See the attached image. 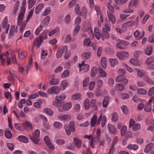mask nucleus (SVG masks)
Wrapping results in <instances>:
<instances>
[{"label": "nucleus", "instance_id": "1", "mask_svg": "<svg viewBox=\"0 0 154 154\" xmlns=\"http://www.w3.org/2000/svg\"><path fill=\"white\" fill-rule=\"evenodd\" d=\"M26 4V0H23V6L21 8L19 14L18 16L17 23L19 25H20L21 24L24 18L26 11V8L25 7Z\"/></svg>", "mask_w": 154, "mask_h": 154}, {"label": "nucleus", "instance_id": "2", "mask_svg": "<svg viewBox=\"0 0 154 154\" xmlns=\"http://www.w3.org/2000/svg\"><path fill=\"white\" fill-rule=\"evenodd\" d=\"M48 33V31L45 30L44 31L38 38H37L34 40L33 45L34 46L36 45L38 48L42 42L43 39L46 38Z\"/></svg>", "mask_w": 154, "mask_h": 154}, {"label": "nucleus", "instance_id": "3", "mask_svg": "<svg viewBox=\"0 0 154 154\" xmlns=\"http://www.w3.org/2000/svg\"><path fill=\"white\" fill-rule=\"evenodd\" d=\"M50 18L49 16H47L46 18L44 19L41 23L39 27L36 30L35 33L36 35H38L39 32L42 30L43 27L47 26L49 21L50 20Z\"/></svg>", "mask_w": 154, "mask_h": 154}, {"label": "nucleus", "instance_id": "4", "mask_svg": "<svg viewBox=\"0 0 154 154\" xmlns=\"http://www.w3.org/2000/svg\"><path fill=\"white\" fill-rule=\"evenodd\" d=\"M40 131L38 129H36L34 133L32 134V136H30L31 139L32 141L35 144H38L40 141L39 138L40 134Z\"/></svg>", "mask_w": 154, "mask_h": 154}, {"label": "nucleus", "instance_id": "5", "mask_svg": "<svg viewBox=\"0 0 154 154\" xmlns=\"http://www.w3.org/2000/svg\"><path fill=\"white\" fill-rule=\"evenodd\" d=\"M33 12L34 10L33 9H32L31 10L26 18V21H24L22 23H21L20 25L21 24V25L20 28V30L21 32H22L25 28L27 23L32 16ZM17 25H18V24ZM18 26L19 25H18ZM19 26H20V25Z\"/></svg>", "mask_w": 154, "mask_h": 154}, {"label": "nucleus", "instance_id": "6", "mask_svg": "<svg viewBox=\"0 0 154 154\" xmlns=\"http://www.w3.org/2000/svg\"><path fill=\"white\" fill-rule=\"evenodd\" d=\"M60 88L58 86H54L47 90V92L49 94H58L60 91Z\"/></svg>", "mask_w": 154, "mask_h": 154}, {"label": "nucleus", "instance_id": "7", "mask_svg": "<svg viewBox=\"0 0 154 154\" xmlns=\"http://www.w3.org/2000/svg\"><path fill=\"white\" fill-rule=\"evenodd\" d=\"M68 51V47L65 45L62 46L59 48V50L57 52L56 57L57 58L60 57L64 52H66Z\"/></svg>", "mask_w": 154, "mask_h": 154}, {"label": "nucleus", "instance_id": "8", "mask_svg": "<svg viewBox=\"0 0 154 154\" xmlns=\"http://www.w3.org/2000/svg\"><path fill=\"white\" fill-rule=\"evenodd\" d=\"M72 107V104L71 102L66 103L63 105L62 107H59L58 111L60 112H63L70 109Z\"/></svg>", "mask_w": 154, "mask_h": 154}, {"label": "nucleus", "instance_id": "9", "mask_svg": "<svg viewBox=\"0 0 154 154\" xmlns=\"http://www.w3.org/2000/svg\"><path fill=\"white\" fill-rule=\"evenodd\" d=\"M129 56L128 52L124 51L118 52L116 53V56L120 60H123L126 57H127Z\"/></svg>", "mask_w": 154, "mask_h": 154}, {"label": "nucleus", "instance_id": "10", "mask_svg": "<svg viewBox=\"0 0 154 154\" xmlns=\"http://www.w3.org/2000/svg\"><path fill=\"white\" fill-rule=\"evenodd\" d=\"M44 140L47 146L51 150H54V149L55 148L54 146L51 144L48 136H45L44 137Z\"/></svg>", "mask_w": 154, "mask_h": 154}, {"label": "nucleus", "instance_id": "11", "mask_svg": "<svg viewBox=\"0 0 154 154\" xmlns=\"http://www.w3.org/2000/svg\"><path fill=\"white\" fill-rule=\"evenodd\" d=\"M58 119L61 121H69L71 119L70 116L68 114L59 115L57 116Z\"/></svg>", "mask_w": 154, "mask_h": 154}, {"label": "nucleus", "instance_id": "12", "mask_svg": "<svg viewBox=\"0 0 154 154\" xmlns=\"http://www.w3.org/2000/svg\"><path fill=\"white\" fill-rule=\"evenodd\" d=\"M17 27L15 26V25H12L10 29L9 34V38H10L15 33H17Z\"/></svg>", "mask_w": 154, "mask_h": 154}, {"label": "nucleus", "instance_id": "13", "mask_svg": "<svg viewBox=\"0 0 154 154\" xmlns=\"http://www.w3.org/2000/svg\"><path fill=\"white\" fill-rule=\"evenodd\" d=\"M73 142L77 148H79L81 147L82 144V142L78 138L74 137Z\"/></svg>", "mask_w": 154, "mask_h": 154}, {"label": "nucleus", "instance_id": "14", "mask_svg": "<svg viewBox=\"0 0 154 154\" xmlns=\"http://www.w3.org/2000/svg\"><path fill=\"white\" fill-rule=\"evenodd\" d=\"M107 14L109 21L111 22L113 24H114L116 21V20L115 16L113 14H111L109 11H107Z\"/></svg>", "mask_w": 154, "mask_h": 154}, {"label": "nucleus", "instance_id": "15", "mask_svg": "<svg viewBox=\"0 0 154 154\" xmlns=\"http://www.w3.org/2000/svg\"><path fill=\"white\" fill-rule=\"evenodd\" d=\"M138 0H131L128 4V7L129 8H136L138 5Z\"/></svg>", "mask_w": 154, "mask_h": 154}, {"label": "nucleus", "instance_id": "16", "mask_svg": "<svg viewBox=\"0 0 154 154\" xmlns=\"http://www.w3.org/2000/svg\"><path fill=\"white\" fill-rule=\"evenodd\" d=\"M107 126L109 130L110 133L113 134H115L116 133V129L115 126L110 124H108Z\"/></svg>", "mask_w": 154, "mask_h": 154}, {"label": "nucleus", "instance_id": "17", "mask_svg": "<svg viewBox=\"0 0 154 154\" xmlns=\"http://www.w3.org/2000/svg\"><path fill=\"white\" fill-rule=\"evenodd\" d=\"M91 56V53L89 52H84L81 55L82 58L85 60L89 59Z\"/></svg>", "mask_w": 154, "mask_h": 154}, {"label": "nucleus", "instance_id": "18", "mask_svg": "<svg viewBox=\"0 0 154 154\" xmlns=\"http://www.w3.org/2000/svg\"><path fill=\"white\" fill-rule=\"evenodd\" d=\"M44 5L43 3H41L38 5L35 10V13L36 14H38L43 9Z\"/></svg>", "mask_w": 154, "mask_h": 154}, {"label": "nucleus", "instance_id": "19", "mask_svg": "<svg viewBox=\"0 0 154 154\" xmlns=\"http://www.w3.org/2000/svg\"><path fill=\"white\" fill-rule=\"evenodd\" d=\"M29 68L28 67L27 65H24L23 67H19V72H20L22 73H23V72H26V74L28 73V71Z\"/></svg>", "mask_w": 154, "mask_h": 154}, {"label": "nucleus", "instance_id": "20", "mask_svg": "<svg viewBox=\"0 0 154 154\" xmlns=\"http://www.w3.org/2000/svg\"><path fill=\"white\" fill-rule=\"evenodd\" d=\"M110 97L108 96L104 97L103 102V106L104 107H106L108 105V102Z\"/></svg>", "mask_w": 154, "mask_h": 154}, {"label": "nucleus", "instance_id": "21", "mask_svg": "<svg viewBox=\"0 0 154 154\" xmlns=\"http://www.w3.org/2000/svg\"><path fill=\"white\" fill-rule=\"evenodd\" d=\"M109 61L110 63L111 66L114 67L115 66L118 64V61L117 59L109 58Z\"/></svg>", "mask_w": 154, "mask_h": 154}, {"label": "nucleus", "instance_id": "22", "mask_svg": "<svg viewBox=\"0 0 154 154\" xmlns=\"http://www.w3.org/2000/svg\"><path fill=\"white\" fill-rule=\"evenodd\" d=\"M98 69L96 67H93L91 70V76L92 77H94L97 75V72Z\"/></svg>", "mask_w": 154, "mask_h": 154}, {"label": "nucleus", "instance_id": "23", "mask_svg": "<svg viewBox=\"0 0 154 154\" xmlns=\"http://www.w3.org/2000/svg\"><path fill=\"white\" fill-rule=\"evenodd\" d=\"M18 139L20 141L24 143H27L29 141L28 138L26 137L23 135L19 136L18 137Z\"/></svg>", "mask_w": 154, "mask_h": 154}, {"label": "nucleus", "instance_id": "24", "mask_svg": "<svg viewBox=\"0 0 154 154\" xmlns=\"http://www.w3.org/2000/svg\"><path fill=\"white\" fill-rule=\"evenodd\" d=\"M101 64L102 67L103 69H106L107 67L106 60L105 57H102L101 60Z\"/></svg>", "mask_w": 154, "mask_h": 154}, {"label": "nucleus", "instance_id": "25", "mask_svg": "<svg viewBox=\"0 0 154 154\" xmlns=\"http://www.w3.org/2000/svg\"><path fill=\"white\" fill-rule=\"evenodd\" d=\"M66 97V95L63 94L59 96H56V100L61 102L65 99Z\"/></svg>", "mask_w": 154, "mask_h": 154}, {"label": "nucleus", "instance_id": "26", "mask_svg": "<svg viewBox=\"0 0 154 154\" xmlns=\"http://www.w3.org/2000/svg\"><path fill=\"white\" fill-rule=\"evenodd\" d=\"M60 82L59 80L55 78H53L49 81V83L52 85H58Z\"/></svg>", "mask_w": 154, "mask_h": 154}, {"label": "nucleus", "instance_id": "27", "mask_svg": "<svg viewBox=\"0 0 154 154\" xmlns=\"http://www.w3.org/2000/svg\"><path fill=\"white\" fill-rule=\"evenodd\" d=\"M27 53L26 52H23V51L19 52H18V56L20 60H23L26 57Z\"/></svg>", "mask_w": 154, "mask_h": 154}, {"label": "nucleus", "instance_id": "28", "mask_svg": "<svg viewBox=\"0 0 154 154\" xmlns=\"http://www.w3.org/2000/svg\"><path fill=\"white\" fill-rule=\"evenodd\" d=\"M68 85V82L66 80L63 81L61 83L60 87L63 90H64Z\"/></svg>", "mask_w": 154, "mask_h": 154}, {"label": "nucleus", "instance_id": "29", "mask_svg": "<svg viewBox=\"0 0 154 154\" xmlns=\"http://www.w3.org/2000/svg\"><path fill=\"white\" fill-rule=\"evenodd\" d=\"M97 116L94 115L92 118L91 120L90 124L92 127H94L97 123Z\"/></svg>", "mask_w": 154, "mask_h": 154}, {"label": "nucleus", "instance_id": "30", "mask_svg": "<svg viewBox=\"0 0 154 154\" xmlns=\"http://www.w3.org/2000/svg\"><path fill=\"white\" fill-rule=\"evenodd\" d=\"M137 93L139 94L145 95L146 94L147 91L145 89L139 88L137 90Z\"/></svg>", "mask_w": 154, "mask_h": 154}, {"label": "nucleus", "instance_id": "31", "mask_svg": "<svg viewBox=\"0 0 154 154\" xmlns=\"http://www.w3.org/2000/svg\"><path fill=\"white\" fill-rule=\"evenodd\" d=\"M153 146V144L152 143H149L147 145L144 149V152L146 153L148 152L149 151L152 149Z\"/></svg>", "mask_w": 154, "mask_h": 154}, {"label": "nucleus", "instance_id": "32", "mask_svg": "<svg viewBox=\"0 0 154 154\" xmlns=\"http://www.w3.org/2000/svg\"><path fill=\"white\" fill-rule=\"evenodd\" d=\"M98 69L99 72V75L100 77H105L107 76L106 72L101 68H99Z\"/></svg>", "mask_w": 154, "mask_h": 154}, {"label": "nucleus", "instance_id": "33", "mask_svg": "<svg viewBox=\"0 0 154 154\" xmlns=\"http://www.w3.org/2000/svg\"><path fill=\"white\" fill-rule=\"evenodd\" d=\"M152 46L147 47L145 49V53L146 55L150 56L152 54Z\"/></svg>", "mask_w": 154, "mask_h": 154}, {"label": "nucleus", "instance_id": "34", "mask_svg": "<svg viewBox=\"0 0 154 154\" xmlns=\"http://www.w3.org/2000/svg\"><path fill=\"white\" fill-rule=\"evenodd\" d=\"M75 122L73 121H71L69 124V126L70 130L73 132L75 131Z\"/></svg>", "mask_w": 154, "mask_h": 154}, {"label": "nucleus", "instance_id": "35", "mask_svg": "<svg viewBox=\"0 0 154 154\" xmlns=\"http://www.w3.org/2000/svg\"><path fill=\"white\" fill-rule=\"evenodd\" d=\"M8 22V17L7 16H5L2 21V26L3 27H5L8 26V25H9V24L7 23Z\"/></svg>", "mask_w": 154, "mask_h": 154}, {"label": "nucleus", "instance_id": "36", "mask_svg": "<svg viewBox=\"0 0 154 154\" xmlns=\"http://www.w3.org/2000/svg\"><path fill=\"white\" fill-rule=\"evenodd\" d=\"M5 135L7 138L10 139L12 136V134L8 129H7L5 131Z\"/></svg>", "mask_w": 154, "mask_h": 154}, {"label": "nucleus", "instance_id": "37", "mask_svg": "<svg viewBox=\"0 0 154 154\" xmlns=\"http://www.w3.org/2000/svg\"><path fill=\"white\" fill-rule=\"evenodd\" d=\"M130 62L131 63L136 66H138L140 64V63L138 60L135 59H131L130 60Z\"/></svg>", "mask_w": 154, "mask_h": 154}, {"label": "nucleus", "instance_id": "38", "mask_svg": "<svg viewBox=\"0 0 154 154\" xmlns=\"http://www.w3.org/2000/svg\"><path fill=\"white\" fill-rule=\"evenodd\" d=\"M140 128V123H137L135 124L133 126L132 128V131H135L139 130Z\"/></svg>", "mask_w": 154, "mask_h": 154}, {"label": "nucleus", "instance_id": "39", "mask_svg": "<svg viewBox=\"0 0 154 154\" xmlns=\"http://www.w3.org/2000/svg\"><path fill=\"white\" fill-rule=\"evenodd\" d=\"M36 0H28V3L29 8V9L31 8L34 5L36 2Z\"/></svg>", "mask_w": 154, "mask_h": 154}, {"label": "nucleus", "instance_id": "40", "mask_svg": "<svg viewBox=\"0 0 154 154\" xmlns=\"http://www.w3.org/2000/svg\"><path fill=\"white\" fill-rule=\"evenodd\" d=\"M138 146L137 145L129 144L127 146V148L130 150H136L138 148Z\"/></svg>", "mask_w": 154, "mask_h": 154}, {"label": "nucleus", "instance_id": "41", "mask_svg": "<svg viewBox=\"0 0 154 154\" xmlns=\"http://www.w3.org/2000/svg\"><path fill=\"white\" fill-rule=\"evenodd\" d=\"M92 43L88 38H85L84 40L83 43L85 45L90 46Z\"/></svg>", "mask_w": 154, "mask_h": 154}, {"label": "nucleus", "instance_id": "42", "mask_svg": "<svg viewBox=\"0 0 154 154\" xmlns=\"http://www.w3.org/2000/svg\"><path fill=\"white\" fill-rule=\"evenodd\" d=\"M54 126L58 129H61L63 127L62 124L59 122H55L54 123Z\"/></svg>", "mask_w": 154, "mask_h": 154}, {"label": "nucleus", "instance_id": "43", "mask_svg": "<svg viewBox=\"0 0 154 154\" xmlns=\"http://www.w3.org/2000/svg\"><path fill=\"white\" fill-rule=\"evenodd\" d=\"M135 23V21H130L129 22H128L124 23L122 25V26H123V27H124L126 26H131Z\"/></svg>", "mask_w": 154, "mask_h": 154}, {"label": "nucleus", "instance_id": "44", "mask_svg": "<svg viewBox=\"0 0 154 154\" xmlns=\"http://www.w3.org/2000/svg\"><path fill=\"white\" fill-rule=\"evenodd\" d=\"M44 111L45 113L49 115L52 116L53 115V112L50 109L48 108H45L44 109Z\"/></svg>", "mask_w": 154, "mask_h": 154}, {"label": "nucleus", "instance_id": "45", "mask_svg": "<svg viewBox=\"0 0 154 154\" xmlns=\"http://www.w3.org/2000/svg\"><path fill=\"white\" fill-rule=\"evenodd\" d=\"M84 106L86 109H88L89 108L90 106V102L88 99H87L85 100L84 103Z\"/></svg>", "mask_w": 154, "mask_h": 154}, {"label": "nucleus", "instance_id": "46", "mask_svg": "<svg viewBox=\"0 0 154 154\" xmlns=\"http://www.w3.org/2000/svg\"><path fill=\"white\" fill-rule=\"evenodd\" d=\"M125 77L122 75H119L117 76L115 79L116 81L117 82H120L123 81Z\"/></svg>", "mask_w": 154, "mask_h": 154}, {"label": "nucleus", "instance_id": "47", "mask_svg": "<svg viewBox=\"0 0 154 154\" xmlns=\"http://www.w3.org/2000/svg\"><path fill=\"white\" fill-rule=\"evenodd\" d=\"M81 94L79 93H77L73 95L72 96V98L73 100H78L80 99L81 97Z\"/></svg>", "mask_w": 154, "mask_h": 154}, {"label": "nucleus", "instance_id": "48", "mask_svg": "<svg viewBox=\"0 0 154 154\" xmlns=\"http://www.w3.org/2000/svg\"><path fill=\"white\" fill-rule=\"evenodd\" d=\"M154 61V57H152L147 59L145 62L146 64H150Z\"/></svg>", "mask_w": 154, "mask_h": 154}, {"label": "nucleus", "instance_id": "49", "mask_svg": "<svg viewBox=\"0 0 154 154\" xmlns=\"http://www.w3.org/2000/svg\"><path fill=\"white\" fill-rule=\"evenodd\" d=\"M80 29V26L79 25H77L73 31V35H75L78 32Z\"/></svg>", "mask_w": 154, "mask_h": 154}, {"label": "nucleus", "instance_id": "50", "mask_svg": "<svg viewBox=\"0 0 154 154\" xmlns=\"http://www.w3.org/2000/svg\"><path fill=\"white\" fill-rule=\"evenodd\" d=\"M81 14L85 18H86L87 14V11L86 8L85 7H82V11Z\"/></svg>", "mask_w": 154, "mask_h": 154}, {"label": "nucleus", "instance_id": "51", "mask_svg": "<svg viewBox=\"0 0 154 154\" xmlns=\"http://www.w3.org/2000/svg\"><path fill=\"white\" fill-rule=\"evenodd\" d=\"M118 119V115L116 112H114L112 116V120L113 122H116Z\"/></svg>", "mask_w": 154, "mask_h": 154}, {"label": "nucleus", "instance_id": "52", "mask_svg": "<svg viewBox=\"0 0 154 154\" xmlns=\"http://www.w3.org/2000/svg\"><path fill=\"white\" fill-rule=\"evenodd\" d=\"M69 74V72L68 70H66L64 71L61 75V77L62 78H65L68 77Z\"/></svg>", "mask_w": 154, "mask_h": 154}, {"label": "nucleus", "instance_id": "53", "mask_svg": "<svg viewBox=\"0 0 154 154\" xmlns=\"http://www.w3.org/2000/svg\"><path fill=\"white\" fill-rule=\"evenodd\" d=\"M42 104V102L40 100H39L37 102H35L34 104V105L35 107L39 108H40V106Z\"/></svg>", "mask_w": 154, "mask_h": 154}, {"label": "nucleus", "instance_id": "54", "mask_svg": "<svg viewBox=\"0 0 154 154\" xmlns=\"http://www.w3.org/2000/svg\"><path fill=\"white\" fill-rule=\"evenodd\" d=\"M51 8L48 7L46 8L45 11L43 12L42 14V16H46L51 11Z\"/></svg>", "mask_w": 154, "mask_h": 154}, {"label": "nucleus", "instance_id": "55", "mask_svg": "<svg viewBox=\"0 0 154 154\" xmlns=\"http://www.w3.org/2000/svg\"><path fill=\"white\" fill-rule=\"evenodd\" d=\"M14 126L15 128L19 130L22 131L23 130V128H22L21 125L18 123H15L14 124Z\"/></svg>", "mask_w": 154, "mask_h": 154}, {"label": "nucleus", "instance_id": "56", "mask_svg": "<svg viewBox=\"0 0 154 154\" xmlns=\"http://www.w3.org/2000/svg\"><path fill=\"white\" fill-rule=\"evenodd\" d=\"M144 110L147 112H150L151 110V105L147 103V105L144 107Z\"/></svg>", "mask_w": 154, "mask_h": 154}, {"label": "nucleus", "instance_id": "57", "mask_svg": "<svg viewBox=\"0 0 154 154\" xmlns=\"http://www.w3.org/2000/svg\"><path fill=\"white\" fill-rule=\"evenodd\" d=\"M56 143L58 145H62L65 143V141L62 139H59L56 140Z\"/></svg>", "mask_w": 154, "mask_h": 154}, {"label": "nucleus", "instance_id": "58", "mask_svg": "<svg viewBox=\"0 0 154 154\" xmlns=\"http://www.w3.org/2000/svg\"><path fill=\"white\" fill-rule=\"evenodd\" d=\"M89 80V78L88 77L85 78L83 82V85L84 87H86L88 85Z\"/></svg>", "mask_w": 154, "mask_h": 154}, {"label": "nucleus", "instance_id": "59", "mask_svg": "<svg viewBox=\"0 0 154 154\" xmlns=\"http://www.w3.org/2000/svg\"><path fill=\"white\" fill-rule=\"evenodd\" d=\"M53 104L57 107H61V103L60 102L57 100H54L53 102Z\"/></svg>", "mask_w": 154, "mask_h": 154}, {"label": "nucleus", "instance_id": "60", "mask_svg": "<svg viewBox=\"0 0 154 154\" xmlns=\"http://www.w3.org/2000/svg\"><path fill=\"white\" fill-rule=\"evenodd\" d=\"M116 87L120 91H123L125 89L124 85L121 84H118L116 85Z\"/></svg>", "mask_w": 154, "mask_h": 154}, {"label": "nucleus", "instance_id": "61", "mask_svg": "<svg viewBox=\"0 0 154 154\" xmlns=\"http://www.w3.org/2000/svg\"><path fill=\"white\" fill-rule=\"evenodd\" d=\"M88 32L89 34L90 38L91 39L94 38V36L93 33V31L91 28H88Z\"/></svg>", "mask_w": 154, "mask_h": 154}, {"label": "nucleus", "instance_id": "62", "mask_svg": "<svg viewBox=\"0 0 154 154\" xmlns=\"http://www.w3.org/2000/svg\"><path fill=\"white\" fill-rule=\"evenodd\" d=\"M121 98L123 100H126L129 98V96L128 94L127 93H123L121 95Z\"/></svg>", "mask_w": 154, "mask_h": 154}, {"label": "nucleus", "instance_id": "63", "mask_svg": "<svg viewBox=\"0 0 154 154\" xmlns=\"http://www.w3.org/2000/svg\"><path fill=\"white\" fill-rule=\"evenodd\" d=\"M118 72L119 75L124 76L125 74L126 71L123 69H120L118 70Z\"/></svg>", "mask_w": 154, "mask_h": 154}, {"label": "nucleus", "instance_id": "64", "mask_svg": "<svg viewBox=\"0 0 154 154\" xmlns=\"http://www.w3.org/2000/svg\"><path fill=\"white\" fill-rule=\"evenodd\" d=\"M103 81L101 79H100L97 81V85L98 87L101 88L103 86Z\"/></svg>", "mask_w": 154, "mask_h": 154}]
</instances>
